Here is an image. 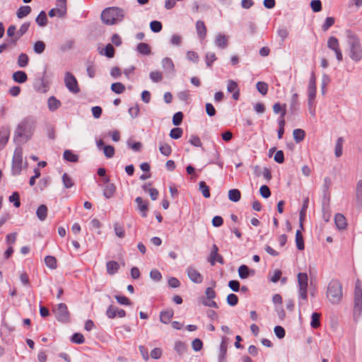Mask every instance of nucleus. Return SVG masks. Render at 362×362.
Wrapping results in <instances>:
<instances>
[{"label": "nucleus", "instance_id": "f257e3e1", "mask_svg": "<svg viewBox=\"0 0 362 362\" xmlns=\"http://www.w3.org/2000/svg\"><path fill=\"white\" fill-rule=\"evenodd\" d=\"M103 22L106 25H114L124 18V11L117 7L105 8L101 13Z\"/></svg>", "mask_w": 362, "mask_h": 362}, {"label": "nucleus", "instance_id": "f03ea898", "mask_svg": "<svg viewBox=\"0 0 362 362\" xmlns=\"http://www.w3.org/2000/svg\"><path fill=\"white\" fill-rule=\"evenodd\" d=\"M343 296L342 286L338 280H332L327 287V297L332 304L339 303Z\"/></svg>", "mask_w": 362, "mask_h": 362}, {"label": "nucleus", "instance_id": "7ed1b4c3", "mask_svg": "<svg viewBox=\"0 0 362 362\" xmlns=\"http://www.w3.org/2000/svg\"><path fill=\"white\" fill-rule=\"evenodd\" d=\"M348 42L350 46V57L358 62L362 58V49L360 45L359 39L354 34L348 35Z\"/></svg>", "mask_w": 362, "mask_h": 362}, {"label": "nucleus", "instance_id": "20e7f679", "mask_svg": "<svg viewBox=\"0 0 362 362\" xmlns=\"http://www.w3.org/2000/svg\"><path fill=\"white\" fill-rule=\"evenodd\" d=\"M35 126V121L31 117H26L18 125L16 134L20 137L29 136Z\"/></svg>", "mask_w": 362, "mask_h": 362}, {"label": "nucleus", "instance_id": "39448f33", "mask_svg": "<svg viewBox=\"0 0 362 362\" xmlns=\"http://www.w3.org/2000/svg\"><path fill=\"white\" fill-rule=\"evenodd\" d=\"M308 277L306 273H299L298 274L299 296L305 301L308 300Z\"/></svg>", "mask_w": 362, "mask_h": 362}, {"label": "nucleus", "instance_id": "423d86ee", "mask_svg": "<svg viewBox=\"0 0 362 362\" xmlns=\"http://www.w3.org/2000/svg\"><path fill=\"white\" fill-rule=\"evenodd\" d=\"M56 318L62 322H69L70 320V313L68 308L65 303H59L57 307L53 310Z\"/></svg>", "mask_w": 362, "mask_h": 362}, {"label": "nucleus", "instance_id": "0eeeda50", "mask_svg": "<svg viewBox=\"0 0 362 362\" xmlns=\"http://www.w3.org/2000/svg\"><path fill=\"white\" fill-rule=\"evenodd\" d=\"M23 165V149L16 148L12 159V170L16 174H19L22 170Z\"/></svg>", "mask_w": 362, "mask_h": 362}, {"label": "nucleus", "instance_id": "6e6552de", "mask_svg": "<svg viewBox=\"0 0 362 362\" xmlns=\"http://www.w3.org/2000/svg\"><path fill=\"white\" fill-rule=\"evenodd\" d=\"M64 83L68 90L73 93H78L80 88L75 76L70 72H66L64 76Z\"/></svg>", "mask_w": 362, "mask_h": 362}, {"label": "nucleus", "instance_id": "1a4fd4ad", "mask_svg": "<svg viewBox=\"0 0 362 362\" xmlns=\"http://www.w3.org/2000/svg\"><path fill=\"white\" fill-rule=\"evenodd\" d=\"M308 92V103L310 105L313 103L316 95V77L313 72L312 73L309 80Z\"/></svg>", "mask_w": 362, "mask_h": 362}, {"label": "nucleus", "instance_id": "9d476101", "mask_svg": "<svg viewBox=\"0 0 362 362\" xmlns=\"http://www.w3.org/2000/svg\"><path fill=\"white\" fill-rule=\"evenodd\" d=\"M208 261L210 262L211 266L215 265L216 262H218L221 264H224V259L223 257L218 254V247L215 244H214L212 246Z\"/></svg>", "mask_w": 362, "mask_h": 362}, {"label": "nucleus", "instance_id": "9b49d317", "mask_svg": "<svg viewBox=\"0 0 362 362\" xmlns=\"http://www.w3.org/2000/svg\"><path fill=\"white\" fill-rule=\"evenodd\" d=\"M102 182L105 185L103 189V195L107 198H111L116 192V187L113 183L110 182L109 177H105L102 179Z\"/></svg>", "mask_w": 362, "mask_h": 362}, {"label": "nucleus", "instance_id": "f8f14e48", "mask_svg": "<svg viewBox=\"0 0 362 362\" xmlns=\"http://www.w3.org/2000/svg\"><path fill=\"white\" fill-rule=\"evenodd\" d=\"M106 315L110 319H114L116 317H124L126 316V311L115 305H110L107 308Z\"/></svg>", "mask_w": 362, "mask_h": 362}, {"label": "nucleus", "instance_id": "ddd939ff", "mask_svg": "<svg viewBox=\"0 0 362 362\" xmlns=\"http://www.w3.org/2000/svg\"><path fill=\"white\" fill-rule=\"evenodd\" d=\"M327 47L332 49L335 54L338 61L342 60V53L341 52L338 40L335 37H330L327 41Z\"/></svg>", "mask_w": 362, "mask_h": 362}, {"label": "nucleus", "instance_id": "4468645a", "mask_svg": "<svg viewBox=\"0 0 362 362\" xmlns=\"http://www.w3.org/2000/svg\"><path fill=\"white\" fill-rule=\"evenodd\" d=\"M354 306L355 310L361 313L362 310V288L359 286L355 287Z\"/></svg>", "mask_w": 362, "mask_h": 362}, {"label": "nucleus", "instance_id": "2eb2a0df", "mask_svg": "<svg viewBox=\"0 0 362 362\" xmlns=\"http://www.w3.org/2000/svg\"><path fill=\"white\" fill-rule=\"evenodd\" d=\"M189 278L195 284H201L203 281L202 275L194 267H189L187 269Z\"/></svg>", "mask_w": 362, "mask_h": 362}, {"label": "nucleus", "instance_id": "dca6fc26", "mask_svg": "<svg viewBox=\"0 0 362 362\" xmlns=\"http://www.w3.org/2000/svg\"><path fill=\"white\" fill-rule=\"evenodd\" d=\"M228 339L226 337H223L219 348L218 362L226 361V354L228 349Z\"/></svg>", "mask_w": 362, "mask_h": 362}, {"label": "nucleus", "instance_id": "f3484780", "mask_svg": "<svg viewBox=\"0 0 362 362\" xmlns=\"http://www.w3.org/2000/svg\"><path fill=\"white\" fill-rule=\"evenodd\" d=\"M227 90L229 93H233V98L235 100H237L239 99L240 90L238 88V85L235 81H234L233 80H228V85H227Z\"/></svg>", "mask_w": 362, "mask_h": 362}, {"label": "nucleus", "instance_id": "a211bd4d", "mask_svg": "<svg viewBox=\"0 0 362 362\" xmlns=\"http://www.w3.org/2000/svg\"><path fill=\"white\" fill-rule=\"evenodd\" d=\"M196 30L198 35L199 38L201 40H204L206 38L207 29L205 25V23L202 21H198L196 23Z\"/></svg>", "mask_w": 362, "mask_h": 362}, {"label": "nucleus", "instance_id": "6ab92c4d", "mask_svg": "<svg viewBox=\"0 0 362 362\" xmlns=\"http://www.w3.org/2000/svg\"><path fill=\"white\" fill-rule=\"evenodd\" d=\"M30 27V23H24L21 25L20 29L16 32V35L12 38L11 42L13 45H16L19 38L23 36L28 30Z\"/></svg>", "mask_w": 362, "mask_h": 362}, {"label": "nucleus", "instance_id": "aec40b11", "mask_svg": "<svg viewBox=\"0 0 362 362\" xmlns=\"http://www.w3.org/2000/svg\"><path fill=\"white\" fill-rule=\"evenodd\" d=\"M55 8L58 13V17H64L66 13V0H57Z\"/></svg>", "mask_w": 362, "mask_h": 362}, {"label": "nucleus", "instance_id": "412c9836", "mask_svg": "<svg viewBox=\"0 0 362 362\" xmlns=\"http://www.w3.org/2000/svg\"><path fill=\"white\" fill-rule=\"evenodd\" d=\"M174 315L173 309L163 310L160 313V320L164 324H168Z\"/></svg>", "mask_w": 362, "mask_h": 362}, {"label": "nucleus", "instance_id": "4be33fe9", "mask_svg": "<svg viewBox=\"0 0 362 362\" xmlns=\"http://www.w3.org/2000/svg\"><path fill=\"white\" fill-rule=\"evenodd\" d=\"M335 224L339 230L345 229L347 226V221L345 216L341 214H337L334 218Z\"/></svg>", "mask_w": 362, "mask_h": 362}, {"label": "nucleus", "instance_id": "5701e85b", "mask_svg": "<svg viewBox=\"0 0 362 362\" xmlns=\"http://www.w3.org/2000/svg\"><path fill=\"white\" fill-rule=\"evenodd\" d=\"M135 201L138 205L139 210L142 214V216L146 217L148 209L147 202L144 201L143 199L140 197H136Z\"/></svg>", "mask_w": 362, "mask_h": 362}, {"label": "nucleus", "instance_id": "b1692460", "mask_svg": "<svg viewBox=\"0 0 362 362\" xmlns=\"http://www.w3.org/2000/svg\"><path fill=\"white\" fill-rule=\"evenodd\" d=\"M215 44L218 47L224 49L228 45V37L225 35L219 34L216 37Z\"/></svg>", "mask_w": 362, "mask_h": 362}, {"label": "nucleus", "instance_id": "393cba45", "mask_svg": "<svg viewBox=\"0 0 362 362\" xmlns=\"http://www.w3.org/2000/svg\"><path fill=\"white\" fill-rule=\"evenodd\" d=\"M47 105L49 110L52 112L56 111L58 108L60 107L62 103L60 100L57 99L54 96H51L49 98L47 101Z\"/></svg>", "mask_w": 362, "mask_h": 362}, {"label": "nucleus", "instance_id": "a878e982", "mask_svg": "<svg viewBox=\"0 0 362 362\" xmlns=\"http://www.w3.org/2000/svg\"><path fill=\"white\" fill-rule=\"evenodd\" d=\"M13 79L16 83H23L28 80V76L25 71H17L13 74Z\"/></svg>", "mask_w": 362, "mask_h": 362}, {"label": "nucleus", "instance_id": "bb28decb", "mask_svg": "<svg viewBox=\"0 0 362 362\" xmlns=\"http://www.w3.org/2000/svg\"><path fill=\"white\" fill-rule=\"evenodd\" d=\"M106 267L107 272L110 275H113L118 272L119 265L116 261H109L107 262Z\"/></svg>", "mask_w": 362, "mask_h": 362}, {"label": "nucleus", "instance_id": "cd10ccee", "mask_svg": "<svg viewBox=\"0 0 362 362\" xmlns=\"http://www.w3.org/2000/svg\"><path fill=\"white\" fill-rule=\"evenodd\" d=\"M9 139V132L6 129L0 130V151L3 149Z\"/></svg>", "mask_w": 362, "mask_h": 362}, {"label": "nucleus", "instance_id": "c85d7f7f", "mask_svg": "<svg viewBox=\"0 0 362 362\" xmlns=\"http://www.w3.org/2000/svg\"><path fill=\"white\" fill-rule=\"evenodd\" d=\"M273 111L276 114H280V116H285L286 114V105L276 103L273 105Z\"/></svg>", "mask_w": 362, "mask_h": 362}, {"label": "nucleus", "instance_id": "c756f323", "mask_svg": "<svg viewBox=\"0 0 362 362\" xmlns=\"http://www.w3.org/2000/svg\"><path fill=\"white\" fill-rule=\"evenodd\" d=\"M151 184H145L143 185V189L146 192H148L149 195L151 196V198L153 200H156L158 198V191L156 188H151L150 187Z\"/></svg>", "mask_w": 362, "mask_h": 362}, {"label": "nucleus", "instance_id": "7c9ffc66", "mask_svg": "<svg viewBox=\"0 0 362 362\" xmlns=\"http://www.w3.org/2000/svg\"><path fill=\"white\" fill-rule=\"evenodd\" d=\"M136 50L141 54L148 55L151 54V47L144 42L139 43L136 47Z\"/></svg>", "mask_w": 362, "mask_h": 362}, {"label": "nucleus", "instance_id": "2f4dec72", "mask_svg": "<svg viewBox=\"0 0 362 362\" xmlns=\"http://www.w3.org/2000/svg\"><path fill=\"white\" fill-rule=\"evenodd\" d=\"M299 108V103H298V95L297 93H293L291 100V105L290 110L291 112L293 114L296 111L298 110Z\"/></svg>", "mask_w": 362, "mask_h": 362}, {"label": "nucleus", "instance_id": "473e14b6", "mask_svg": "<svg viewBox=\"0 0 362 362\" xmlns=\"http://www.w3.org/2000/svg\"><path fill=\"white\" fill-rule=\"evenodd\" d=\"M241 198V193L238 189H233L228 191V199L234 202L240 201Z\"/></svg>", "mask_w": 362, "mask_h": 362}, {"label": "nucleus", "instance_id": "72a5a7b5", "mask_svg": "<svg viewBox=\"0 0 362 362\" xmlns=\"http://www.w3.org/2000/svg\"><path fill=\"white\" fill-rule=\"evenodd\" d=\"M36 214L40 221H44L47 216V207L44 204L40 205L37 209Z\"/></svg>", "mask_w": 362, "mask_h": 362}, {"label": "nucleus", "instance_id": "f704fd0d", "mask_svg": "<svg viewBox=\"0 0 362 362\" xmlns=\"http://www.w3.org/2000/svg\"><path fill=\"white\" fill-rule=\"evenodd\" d=\"M293 139L296 143L301 142L305 136V132L303 129H296L293 132Z\"/></svg>", "mask_w": 362, "mask_h": 362}, {"label": "nucleus", "instance_id": "c9c22d12", "mask_svg": "<svg viewBox=\"0 0 362 362\" xmlns=\"http://www.w3.org/2000/svg\"><path fill=\"white\" fill-rule=\"evenodd\" d=\"M63 156L66 160L69 162L76 163L78 160V156L74 153L71 150H66Z\"/></svg>", "mask_w": 362, "mask_h": 362}, {"label": "nucleus", "instance_id": "e433bc0d", "mask_svg": "<svg viewBox=\"0 0 362 362\" xmlns=\"http://www.w3.org/2000/svg\"><path fill=\"white\" fill-rule=\"evenodd\" d=\"M296 247L299 250H303L305 248L304 240L301 232L298 230L296 233Z\"/></svg>", "mask_w": 362, "mask_h": 362}, {"label": "nucleus", "instance_id": "4c0bfd02", "mask_svg": "<svg viewBox=\"0 0 362 362\" xmlns=\"http://www.w3.org/2000/svg\"><path fill=\"white\" fill-rule=\"evenodd\" d=\"M31 12V8L29 6H22L17 11V17L23 18L27 16Z\"/></svg>", "mask_w": 362, "mask_h": 362}, {"label": "nucleus", "instance_id": "58836bf2", "mask_svg": "<svg viewBox=\"0 0 362 362\" xmlns=\"http://www.w3.org/2000/svg\"><path fill=\"white\" fill-rule=\"evenodd\" d=\"M199 190L201 191L202 195L205 198H209L211 196L210 189L208 185H206L204 181H200L199 183Z\"/></svg>", "mask_w": 362, "mask_h": 362}, {"label": "nucleus", "instance_id": "ea45409f", "mask_svg": "<svg viewBox=\"0 0 362 362\" xmlns=\"http://www.w3.org/2000/svg\"><path fill=\"white\" fill-rule=\"evenodd\" d=\"M159 151L163 155L165 156H169L172 153L171 146L166 143H161L160 144Z\"/></svg>", "mask_w": 362, "mask_h": 362}, {"label": "nucleus", "instance_id": "a19ab883", "mask_svg": "<svg viewBox=\"0 0 362 362\" xmlns=\"http://www.w3.org/2000/svg\"><path fill=\"white\" fill-rule=\"evenodd\" d=\"M111 90L117 94H121L124 92L125 86L122 83L117 82L112 84Z\"/></svg>", "mask_w": 362, "mask_h": 362}, {"label": "nucleus", "instance_id": "79ce46f5", "mask_svg": "<svg viewBox=\"0 0 362 362\" xmlns=\"http://www.w3.org/2000/svg\"><path fill=\"white\" fill-rule=\"evenodd\" d=\"M36 23L40 25V26H45L47 25V15H46V13L45 11H41L39 15L37 16V17L36 18Z\"/></svg>", "mask_w": 362, "mask_h": 362}, {"label": "nucleus", "instance_id": "37998d69", "mask_svg": "<svg viewBox=\"0 0 362 362\" xmlns=\"http://www.w3.org/2000/svg\"><path fill=\"white\" fill-rule=\"evenodd\" d=\"M217 59L216 54L214 52H207L205 55V61L206 66L211 68L213 63Z\"/></svg>", "mask_w": 362, "mask_h": 362}, {"label": "nucleus", "instance_id": "c03bdc74", "mask_svg": "<svg viewBox=\"0 0 362 362\" xmlns=\"http://www.w3.org/2000/svg\"><path fill=\"white\" fill-rule=\"evenodd\" d=\"M311 318H312L311 322H310L311 327L314 329L318 328L320 326V314L318 313H313L312 314Z\"/></svg>", "mask_w": 362, "mask_h": 362}, {"label": "nucleus", "instance_id": "a18cd8bd", "mask_svg": "<svg viewBox=\"0 0 362 362\" xmlns=\"http://www.w3.org/2000/svg\"><path fill=\"white\" fill-rule=\"evenodd\" d=\"M239 276L244 279H247L250 276V269L247 266L243 264L238 268Z\"/></svg>", "mask_w": 362, "mask_h": 362}, {"label": "nucleus", "instance_id": "49530a36", "mask_svg": "<svg viewBox=\"0 0 362 362\" xmlns=\"http://www.w3.org/2000/svg\"><path fill=\"white\" fill-rule=\"evenodd\" d=\"M46 265L50 269H56L57 267V259L53 256H47L45 259Z\"/></svg>", "mask_w": 362, "mask_h": 362}, {"label": "nucleus", "instance_id": "de8ad7c7", "mask_svg": "<svg viewBox=\"0 0 362 362\" xmlns=\"http://www.w3.org/2000/svg\"><path fill=\"white\" fill-rule=\"evenodd\" d=\"M114 230L116 235L119 238H123L125 236L124 227L119 223H115L114 224Z\"/></svg>", "mask_w": 362, "mask_h": 362}, {"label": "nucleus", "instance_id": "09e8293b", "mask_svg": "<svg viewBox=\"0 0 362 362\" xmlns=\"http://www.w3.org/2000/svg\"><path fill=\"white\" fill-rule=\"evenodd\" d=\"M115 50L112 45L107 44L104 49V53L101 52V54L105 55L108 58H112L115 56Z\"/></svg>", "mask_w": 362, "mask_h": 362}, {"label": "nucleus", "instance_id": "8fccbe9b", "mask_svg": "<svg viewBox=\"0 0 362 362\" xmlns=\"http://www.w3.org/2000/svg\"><path fill=\"white\" fill-rule=\"evenodd\" d=\"M62 181L64 187L67 189L71 188L74 185V182L72 180L71 177L66 173H64L62 175Z\"/></svg>", "mask_w": 362, "mask_h": 362}, {"label": "nucleus", "instance_id": "3c124183", "mask_svg": "<svg viewBox=\"0 0 362 362\" xmlns=\"http://www.w3.org/2000/svg\"><path fill=\"white\" fill-rule=\"evenodd\" d=\"M183 134V131L180 127H175L171 129L170 132V136L173 139H180Z\"/></svg>", "mask_w": 362, "mask_h": 362}, {"label": "nucleus", "instance_id": "603ef678", "mask_svg": "<svg viewBox=\"0 0 362 362\" xmlns=\"http://www.w3.org/2000/svg\"><path fill=\"white\" fill-rule=\"evenodd\" d=\"M256 87H257V90L263 95H265L268 92V85L265 82H262V81L257 82Z\"/></svg>", "mask_w": 362, "mask_h": 362}, {"label": "nucleus", "instance_id": "864d4df0", "mask_svg": "<svg viewBox=\"0 0 362 362\" xmlns=\"http://www.w3.org/2000/svg\"><path fill=\"white\" fill-rule=\"evenodd\" d=\"M28 57L26 54L22 53L19 55L18 59V64L20 67H25L28 64Z\"/></svg>", "mask_w": 362, "mask_h": 362}, {"label": "nucleus", "instance_id": "5fc2aeb1", "mask_svg": "<svg viewBox=\"0 0 362 362\" xmlns=\"http://www.w3.org/2000/svg\"><path fill=\"white\" fill-rule=\"evenodd\" d=\"M175 349L180 355H181L186 351L187 346L184 342L177 341L175 342Z\"/></svg>", "mask_w": 362, "mask_h": 362}, {"label": "nucleus", "instance_id": "6e6d98bb", "mask_svg": "<svg viewBox=\"0 0 362 362\" xmlns=\"http://www.w3.org/2000/svg\"><path fill=\"white\" fill-rule=\"evenodd\" d=\"M344 139L341 137L338 138L337 144L335 146V155L337 157H340L342 154V146Z\"/></svg>", "mask_w": 362, "mask_h": 362}, {"label": "nucleus", "instance_id": "4d7b16f0", "mask_svg": "<svg viewBox=\"0 0 362 362\" xmlns=\"http://www.w3.org/2000/svg\"><path fill=\"white\" fill-rule=\"evenodd\" d=\"M103 150L105 156L108 158H112L115 155V148L112 146H104Z\"/></svg>", "mask_w": 362, "mask_h": 362}, {"label": "nucleus", "instance_id": "13d9d810", "mask_svg": "<svg viewBox=\"0 0 362 362\" xmlns=\"http://www.w3.org/2000/svg\"><path fill=\"white\" fill-rule=\"evenodd\" d=\"M163 67L168 71H173L174 64L173 61L170 58H165L162 61Z\"/></svg>", "mask_w": 362, "mask_h": 362}, {"label": "nucleus", "instance_id": "bf43d9fd", "mask_svg": "<svg viewBox=\"0 0 362 362\" xmlns=\"http://www.w3.org/2000/svg\"><path fill=\"white\" fill-rule=\"evenodd\" d=\"M9 201L11 202H13V205L15 206V207H16V208L19 207L21 205L19 194L17 192H13L9 197Z\"/></svg>", "mask_w": 362, "mask_h": 362}, {"label": "nucleus", "instance_id": "052dcab7", "mask_svg": "<svg viewBox=\"0 0 362 362\" xmlns=\"http://www.w3.org/2000/svg\"><path fill=\"white\" fill-rule=\"evenodd\" d=\"M151 30L154 33H158L162 30V23L158 21H153L150 23Z\"/></svg>", "mask_w": 362, "mask_h": 362}, {"label": "nucleus", "instance_id": "680f3d73", "mask_svg": "<svg viewBox=\"0 0 362 362\" xmlns=\"http://www.w3.org/2000/svg\"><path fill=\"white\" fill-rule=\"evenodd\" d=\"M71 341L78 344H81L85 341V339L82 334L75 333L71 337Z\"/></svg>", "mask_w": 362, "mask_h": 362}, {"label": "nucleus", "instance_id": "e2e57ef3", "mask_svg": "<svg viewBox=\"0 0 362 362\" xmlns=\"http://www.w3.org/2000/svg\"><path fill=\"white\" fill-rule=\"evenodd\" d=\"M45 44L42 41H37L34 45V51L37 54H41L45 51Z\"/></svg>", "mask_w": 362, "mask_h": 362}, {"label": "nucleus", "instance_id": "0e129e2a", "mask_svg": "<svg viewBox=\"0 0 362 362\" xmlns=\"http://www.w3.org/2000/svg\"><path fill=\"white\" fill-rule=\"evenodd\" d=\"M150 78L153 82H160L163 79V74L160 71H152L150 73Z\"/></svg>", "mask_w": 362, "mask_h": 362}, {"label": "nucleus", "instance_id": "69168bd1", "mask_svg": "<svg viewBox=\"0 0 362 362\" xmlns=\"http://www.w3.org/2000/svg\"><path fill=\"white\" fill-rule=\"evenodd\" d=\"M115 299L117 303L124 305H130L132 304L131 300L124 296H115Z\"/></svg>", "mask_w": 362, "mask_h": 362}, {"label": "nucleus", "instance_id": "338daca9", "mask_svg": "<svg viewBox=\"0 0 362 362\" xmlns=\"http://www.w3.org/2000/svg\"><path fill=\"white\" fill-rule=\"evenodd\" d=\"M334 18L333 17H327L325 19L324 24L322 25V29L327 31L334 23Z\"/></svg>", "mask_w": 362, "mask_h": 362}, {"label": "nucleus", "instance_id": "774afa93", "mask_svg": "<svg viewBox=\"0 0 362 362\" xmlns=\"http://www.w3.org/2000/svg\"><path fill=\"white\" fill-rule=\"evenodd\" d=\"M183 114L182 112H176L173 117V123L175 126H178L182 123Z\"/></svg>", "mask_w": 362, "mask_h": 362}]
</instances>
